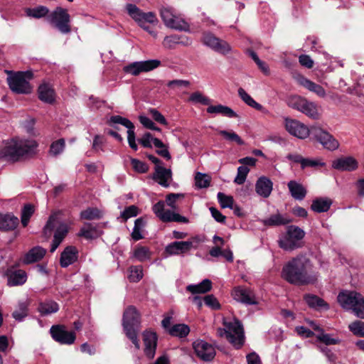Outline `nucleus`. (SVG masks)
<instances>
[{
    "label": "nucleus",
    "mask_w": 364,
    "mask_h": 364,
    "mask_svg": "<svg viewBox=\"0 0 364 364\" xmlns=\"http://www.w3.org/2000/svg\"><path fill=\"white\" fill-rule=\"evenodd\" d=\"M138 215V208L135 205H130L124 209L121 213V218L124 220H127L129 218L135 217Z\"/></svg>",
    "instance_id": "obj_59"
},
{
    "label": "nucleus",
    "mask_w": 364,
    "mask_h": 364,
    "mask_svg": "<svg viewBox=\"0 0 364 364\" xmlns=\"http://www.w3.org/2000/svg\"><path fill=\"white\" fill-rule=\"evenodd\" d=\"M139 324V314L135 307L130 306L127 308L123 314L122 325L127 336L131 340L135 348H140L137 338L136 328Z\"/></svg>",
    "instance_id": "obj_6"
},
{
    "label": "nucleus",
    "mask_w": 364,
    "mask_h": 364,
    "mask_svg": "<svg viewBox=\"0 0 364 364\" xmlns=\"http://www.w3.org/2000/svg\"><path fill=\"white\" fill-rule=\"evenodd\" d=\"M219 134L228 141H235L239 145L244 144V141L234 132L220 130Z\"/></svg>",
    "instance_id": "obj_52"
},
{
    "label": "nucleus",
    "mask_w": 364,
    "mask_h": 364,
    "mask_svg": "<svg viewBox=\"0 0 364 364\" xmlns=\"http://www.w3.org/2000/svg\"><path fill=\"white\" fill-rule=\"evenodd\" d=\"M55 228V231L54 233V238L50 247L51 252H53L58 248L68 232V227L67 224L60 222L58 219L57 216L53 215L50 216L46 226L44 227V235L47 237H50Z\"/></svg>",
    "instance_id": "obj_7"
},
{
    "label": "nucleus",
    "mask_w": 364,
    "mask_h": 364,
    "mask_svg": "<svg viewBox=\"0 0 364 364\" xmlns=\"http://www.w3.org/2000/svg\"><path fill=\"white\" fill-rule=\"evenodd\" d=\"M332 166L340 171H353L358 167L357 161L351 157H341L333 161Z\"/></svg>",
    "instance_id": "obj_25"
},
{
    "label": "nucleus",
    "mask_w": 364,
    "mask_h": 364,
    "mask_svg": "<svg viewBox=\"0 0 364 364\" xmlns=\"http://www.w3.org/2000/svg\"><path fill=\"white\" fill-rule=\"evenodd\" d=\"M323 165H324V164L318 160L306 159L304 157L302 158V160L301 162V167L303 169L306 167H315L317 166H323Z\"/></svg>",
    "instance_id": "obj_61"
},
{
    "label": "nucleus",
    "mask_w": 364,
    "mask_h": 364,
    "mask_svg": "<svg viewBox=\"0 0 364 364\" xmlns=\"http://www.w3.org/2000/svg\"><path fill=\"white\" fill-rule=\"evenodd\" d=\"M306 304L314 308H322L324 307L328 309L327 304L321 299L314 295H306L304 297Z\"/></svg>",
    "instance_id": "obj_46"
},
{
    "label": "nucleus",
    "mask_w": 364,
    "mask_h": 364,
    "mask_svg": "<svg viewBox=\"0 0 364 364\" xmlns=\"http://www.w3.org/2000/svg\"><path fill=\"white\" fill-rule=\"evenodd\" d=\"M299 82L309 91L316 93L320 97H325L326 95V91L322 86L308 80L304 77H300Z\"/></svg>",
    "instance_id": "obj_27"
},
{
    "label": "nucleus",
    "mask_w": 364,
    "mask_h": 364,
    "mask_svg": "<svg viewBox=\"0 0 364 364\" xmlns=\"http://www.w3.org/2000/svg\"><path fill=\"white\" fill-rule=\"evenodd\" d=\"M306 101V99L301 96L294 95L288 98L287 104L290 107L301 112Z\"/></svg>",
    "instance_id": "obj_45"
},
{
    "label": "nucleus",
    "mask_w": 364,
    "mask_h": 364,
    "mask_svg": "<svg viewBox=\"0 0 364 364\" xmlns=\"http://www.w3.org/2000/svg\"><path fill=\"white\" fill-rule=\"evenodd\" d=\"M285 128L290 134L301 139H306L309 134H311V127L309 128L296 119H286Z\"/></svg>",
    "instance_id": "obj_18"
},
{
    "label": "nucleus",
    "mask_w": 364,
    "mask_h": 364,
    "mask_svg": "<svg viewBox=\"0 0 364 364\" xmlns=\"http://www.w3.org/2000/svg\"><path fill=\"white\" fill-rule=\"evenodd\" d=\"M78 250L74 246H68L62 252L60 258V266L63 268L68 267L77 261Z\"/></svg>",
    "instance_id": "obj_23"
},
{
    "label": "nucleus",
    "mask_w": 364,
    "mask_h": 364,
    "mask_svg": "<svg viewBox=\"0 0 364 364\" xmlns=\"http://www.w3.org/2000/svg\"><path fill=\"white\" fill-rule=\"evenodd\" d=\"M311 135L322 144L323 148L329 151H334L339 147L338 141L320 127L312 126Z\"/></svg>",
    "instance_id": "obj_13"
},
{
    "label": "nucleus",
    "mask_w": 364,
    "mask_h": 364,
    "mask_svg": "<svg viewBox=\"0 0 364 364\" xmlns=\"http://www.w3.org/2000/svg\"><path fill=\"white\" fill-rule=\"evenodd\" d=\"M28 314V304L25 301L19 302L12 313L13 318L17 321H22Z\"/></svg>",
    "instance_id": "obj_39"
},
{
    "label": "nucleus",
    "mask_w": 364,
    "mask_h": 364,
    "mask_svg": "<svg viewBox=\"0 0 364 364\" xmlns=\"http://www.w3.org/2000/svg\"><path fill=\"white\" fill-rule=\"evenodd\" d=\"M282 277L290 284L304 285L314 282L316 275L313 264L306 255H298L283 267Z\"/></svg>",
    "instance_id": "obj_1"
},
{
    "label": "nucleus",
    "mask_w": 364,
    "mask_h": 364,
    "mask_svg": "<svg viewBox=\"0 0 364 364\" xmlns=\"http://www.w3.org/2000/svg\"><path fill=\"white\" fill-rule=\"evenodd\" d=\"M200 240L197 237L187 241H175L168 244L165 252L168 255H179L188 252L192 248H196Z\"/></svg>",
    "instance_id": "obj_14"
},
{
    "label": "nucleus",
    "mask_w": 364,
    "mask_h": 364,
    "mask_svg": "<svg viewBox=\"0 0 364 364\" xmlns=\"http://www.w3.org/2000/svg\"><path fill=\"white\" fill-rule=\"evenodd\" d=\"M273 188V183L272 181L265 176H262L258 178L255 184L256 193L263 197L268 198Z\"/></svg>",
    "instance_id": "obj_24"
},
{
    "label": "nucleus",
    "mask_w": 364,
    "mask_h": 364,
    "mask_svg": "<svg viewBox=\"0 0 364 364\" xmlns=\"http://www.w3.org/2000/svg\"><path fill=\"white\" fill-rule=\"evenodd\" d=\"M291 222L288 216L282 215L279 213L272 215L268 218L263 220V223L268 226H277L289 224Z\"/></svg>",
    "instance_id": "obj_33"
},
{
    "label": "nucleus",
    "mask_w": 364,
    "mask_h": 364,
    "mask_svg": "<svg viewBox=\"0 0 364 364\" xmlns=\"http://www.w3.org/2000/svg\"><path fill=\"white\" fill-rule=\"evenodd\" d=\"M348 328L354 335L364 338V322L355 321L349 324Z\"/></svg>",
    "instance_id": "obj_53"
},
{
    "label": "nucleus",
    "mask_w": 364,
    "mask_h": 364,
    "mask_svg": "<svg viewBox=\"0 0 364 364\" xmlns=\"http://www.w3.org/2000/svg\"><path fill=\"white\" fill-rule=\"evenodd\" d=\"M211 177L200 172L196 173L195 176V183L198 188H205L210 186Z\"/></svg>",
    "instance_id": "obj_42"
},
{
    "label": "nucleus",
    "mask_w": 364,
    "mask_h": 364,
    "mask_svg": "<svg viewBox=\"0 0 364 364\" xmlns=\"http://www.w3.org/2000/svg\"><path fill=\"white\" fill-rule=\"evenodd\" d=\"M144 344V353L149 359L154 358L157 346V336L156 333L145 331L142 333Z\"/></svg>",
    "instance_id": "obj_21"
},
{
    "label": "nucleus",
    "mask_w": 364,
    "mask_h": 364,
    "mask_svg": "<svg viewBox=\"0 0 364 364\" xmlns=\"http://www.w3.org/2000/svg\"><path fill=\"white\" fill-rule=\"evenodd\" d=\"M33 74L30 71L19 72L13 76L8 77V83L10 89L18 94H28L31 92V87L28 80L31 79Z\"/></svg>",
    "instance_id": "obj_11"
},
{
    "label": "nucleus",
    "mask_w": 364,
    "mask_h": 364,
    "mask_svg": "<svg viewBox=\"0 0 364 364\" xmlns=\"http://www.w3.org/2000/svg\"><path fill=\"white\" fill-rule=\"evenodd\" d=\"M301 112L313 119H319L321 115L318 105L313 102L308 101L307 100Z\"/></svg>",
    "instance_id": "obj_36"
},
{
    "label": "nucleus",
    "mask_w": 364,
    "mask_h": 364,
    "mask_svg": "<svg viewBox=\"0 0 364 364\" xmlns=\"http://www.w3.org/2000/svg\"><path fill=\"white\" fill-rule=\"evenodd\" d=\"M299 62L302 66L309 69L312 68L314 64V60L308 55H301L299 57Z\"/></svg>",
    "instance_id": "obj_63"
},
{
    "label": "nucleus",
    "mask_w": 364,
    "mask_h": 364,
    "mask_svg": "<svg viewBox=\"0 0 364 364\" xmlns=\"http://www.w3.org/2000/svg\"><path fill=\"white\" fill-rule=\"evenodd\" d=\"M190 100L195 102H200L203 105H209L210 102L209 98L199 92H193L190 97Z\"/></svg>",
    "instance_id": "obj_60"
},
{
    "label": "nucleus",
    "mask_w": 364,
    "mask_h": 364,
    "mask_svg": "<svg viewBox=\"0 0 364 364\" xmlns=\"http://www.w3.org/2000/svg\"><path fill=\"white\" fill-rule=\"evenodd\" d=\"M18 219L13 215L0 213V230H9L16 228Z\"/></svg>",
    "instance_id": "obj_29"
},
{
    "label": "nucleus",
    "mask_w": 364,
    "mask_h": 364,
    "mask_svg": "<svg viewBox=\"0 0 364 364\" xmlns=\"http://www.w3.org/2000/svg\"><path fill=\"white\" fill-rule=\"evenodd\" d=\"M27 275L21 269L16 270L9 275L8 285L11 287L21 285L26 281Z\"/></svg>",
    "instance_id": "obj_35"
},
{
    "label": "nucleus",
    "mask_w": 364,
    "mask_h": 364,
    "mask_svg": "<svg viewBox=\"0 0 364 364\" xmlns=\"http://www.w3.org/2000/svg\"><path fill=\"white\" fill-rule=\"evenodd\" d=\"M65 148V141L64 139H61L56 141H54L50 149V152L51 154L54 156H57L61 152H63V149Z\"/></svg>",
    "instance_id": "obj_58"
},
{
    "label": "nucleus",
    "mask_w": 364,
    "mask_h": 364,
    "mask_svg": "<svg viewBox=\"0 0 364 364\" xmlns=\"http://www.w3.org/2000/svg\"><path fill=\"white\" fill-rule=\"evenodd\" d=\"M128 272V279L131 282H138L143 277V268L140 265L131 266Z\"/></svg>",
    "instance_id": "obj_40"
},
{
    "label": "nucleus",
    "mask_w": 364,
    "mask_h": 364,
    "mask_svg": "<svg viewBox=\"0 0 364 364\" xmlns=\"http://www.w3.org/2000/svg\"><path fill=\"white\" fill-rule=\"evenodd\" d=\"M34 213V206L31 204L24 205L21 212V223L23 227L27 226L29 220Z\"/></svg>",
    "instance_id": "obj_48"
},
{
    "label": "nucleus",
    "mask_w": 364,
    "mask_h": 364,
    "mask_svg": "<svg viewBox=\"0 0 364 364\" xmlns=\"http://www.w3.org/2000/svg\"><path fill=\"white\" fill-rule=\"evenodd\" d=\"M39 99L46 103L51 104L55 101L53 89L48 84H43L38 87Z\"/></svg>",
    "instance_id": "obj_28"
},
{
    "label": "nucleus",
    "mask_w": 364,
    "mask_h": 364,
    "mask_svg": "<svg viewBox=\"0 0 364 364\" xmlns=\"http://www.w3.org/2000/svg\"><path fill=\"white\" fill-rule=\"evenodd\" d=\"M96 229L90 223H86L81 228L80 235L87 239H92L95 237Z\"/></svg>",
    "instance_id": "obj_56"
},
{
    "label": "nucleus",
    "mask_w": 364,
    "mask_h": 364,
    "mask_svg": "<svg viewBox=\"0 0 364 364\" xmlns=\"http://www.w3.org/2000/svg\"><path fill=\"white\" fill-rule=\"evenodd\" d=\"M154 145L159 149L156 151L157 154L162 157L169 160L171 155L168 151L167 146L159 139H154L153 140Z\"/></svg>",
    "instance_id": "obj_51"
},
{
    "label": "nucleus",
    "mask_w": 364,
    "mask_h": 364,
    "mask_svg": "<svg viewBox=\"0 0 364 364\" xmlns=\"http://www.w3.org/2000/svg\"><path fill=\"white\" fill-rule=\"evenodd\" d=\"M182 43L180 41V37L177 35L166 36L163 41V46L166 48L172 49L176 44Z\"/></svg>",
    "instance_id": "obj_57"
},
{
    "label": "nucleus",
    "mask_w": 364,
    "mask_h": 364,
    "mask_svg": "<svg viewBox=\"0 0 364 364\" xmlns=\"http://www.w3.org/2000/svg\"><path fill=\"white\" fill-rule=\"evenodd\" d=\"M152 178L164 187H168L169 182L172 179V172L170 168H166L161 166H156Z\"/></svg>",
    "instance_id": "obj_22"
},
{
    "label": "nucleus",
    "mask_w": 364,
    "mask_h": 364,
    "mask_svg": "<svg viewBox=\"0 0 364 364\" xmlns=\"http://www.w3.org/2000/svg\"><path fill=\"white\" fill-rule=\"evenodd\" d=\"M224 328H219L217 334L220 337H224L237 349L240 348L245 342V335L242 326L237 319H223Z\"/></svg>",
    "instance_id": "obj_4"
},
{
    "label": "nucleus",
    "mask_w": 364,
    "mask_h": 364,
    "mask_svg": "<svg viewBox=\"0 0 364 364\" xmlns=\"http://www.w3.org/2000/svg\"><path fill=\"white\" fill-rule=\"evenodd\" d=\"M287 186L291 197L295 200H302L306 197L307 191L301 183L296 181H290Z\"/></svg>",
    "instance_id": "obj_26"
},
{
    "label": "nucleus",
    "mask_w": 364,
    "mask_h": 364,
    "mask_svg": "<svg viewBox=\"0 0 364 364\" xmlns=\"http://www.w3.org/2000/svg\"><path fill=\"white\" fill-rule=\"evenodd\" d=\"M338 301L346 309H350L354 314L364 318V298L356 291H343L338 296Z\"/></svg>",
    "instance_id": "obj_5"
},
{
    "label": "nucleus",
    "mask_w": 364,
    "mask_h": 364,
    "mask_svg": "<svg viewBox=\"0 0 364 364\" xmlns=\"http://www.w3.org/2000/svg\"><path fill=\"white\" fill-rule=\"evenodd\" d=\"M190 328L184 323L175 324L168 328V333L172 336L183 338L188 336Z\"/></svg>",
    "instance_id": "obj_38"
},
{
    "label": "nucleus",
    "mask_w": 364,
    "mask_h": 364,
    "mask_svg": "<svg viewBox=\"0 0 364 364\" xmlns=\"http://www.w3.org/2000/svg\"><path fill=\"white\" fill-rule=\"evenodd\" d=\"M305 232L300 228L294 225L288 227L287 232L279 240V245L286 251H292L303 245Z\"/></svg>",
    "instance_id": "obj_8"
},
{
    "label": "nucleus",
    "mask_w": 364,
    "mask_h": 364,
    "mask_svg": "<svg viewBox=\"0 0 364 364\" xmlns=\"http://www.w3.org/2000/svg\"><path fill=\"white\" fill-rule=\"evenodd\" d=\"M212 287V282L210 279H205L200 284L196 285H188L186 287L188 291L195 294H205L209 291Z\"/></svg>",
    "instance_id": "obj_32"
},
{
    "label": "nucleus",
    "mask_w": 364,
    "mask_h": 364,
    "mask_svg": "<svg viewBox=\"0 0 364 364\" xmlns=\"http://www.w3.org/2000/svg\"><path fill=\"white\" fill-rule=\"evenodd\" d=\"M193 348L197 356L204 361H210L215 355L213 346L202 340L195 341Z\"/></svg>",
    "instance_id": "obj_19"
},
{
    "label": "nucleus",
    "mask_w": 364,
    "mask_h": 364,
    "mask_svg": "<svg viewBox=\"0 0 364 364\" xmlns=\"http://www.w3.org/2000/svg\"><path fill=\"white\" fill-rule=\"evenodd\" d=\"M38 309L41 315L45 316L57 312L59 306L55 301L49 300L41 303Z\"/></svg>",
    "instance_id": "obj_37"
},
{
    "label": "nucleus",
    "mask_w": 364,
    "mask_h": 364,
    "mask_svg": "<svg viewBox=\"0 0 364 364\" xmlns=\"http://www.w3.org/2000/svg\"><path fill=\"white\" fill-rule=\"evenodd\" d=\"M160 16L164 24L168 28L179 31H186L188 29L187 23L179 16H177L170 7H162L160 9Z\"/></svg>",
    "instance_id": "obj_12"
},
{
    "label": "nucleus",
    "mask_w": 364,
    "mask_h": 364,
    "mask_svg": "<svg viewBox=\"0 0 364 364\" xmlns=\"http://www.w3.org/2000/svg\"><path fill=\"white\" fill-rule=\"evenodd\" d=\"M132 165L134 169L137 172L146 173L148 171V166L139 160L135 159H132Z\"/></svg>",
    "instance_id": "obj_62"
},
{
    "label": "nucleus",
    "mask_w": 364,
    "mask_h": 364,
    "mask_svg": "<svg viewBox=\"0 0 364 364\" xmlns=\"http://www.w3.org/2000/svg\"><path fill=\"white\" fill-rule=\"evenodd\" d=\"M50 331L53 338L61 344L71 345L76 338L75 333L68 331L63 325L53 326Z\"/></svg>",
    "instance_id": "obj_17"
},
{
    "label": "nucleus",
    "mask_w": 364,
    "mask_h": 364,
    "mask_svg": "<svg viewBox=\"0 0 364 364\" xmlns=\"http://www.w3.org/2000/svg\"><path fill=\"white\" fill-rule=\"evenodd\" d=\"M232 296L235 300L246 305L257 304L254 292L248 288L238 287L234 289Z\"/></svg>",
    "instance_id": "obj_20"
},
{
    "label": "nucleus",
    "mask_w": 364,
    "mask_h": 364,
    "mask_svg": "<svg viewBox=\"0 0 364 364\" xmlns=\"http://www.w3.org/2000/svg\"><path fill=\"white\" fill-rule=\"evenodd\" d=\"M218 200L223 208H232L234 204V199L230 196H227L223 193L219 192L217 195Z\"/></svg>",
    "instance_id": "obj_55"
},
{
    "label": "nucleus",
    "mask_w": 364,
    "mask_h": 364,
    "mask_svg": "<svg viewBox=\"0 0 364 364\" xmlns=\"http://www.w3.org/2000/svg\"><path fill=\"white\" fill-rule=\"evenodd\" d=\"M318 340L326 345H335L339 343L338 339L331 338L329 334H321L318 336Z\"/></svg>",
    "instance_id": "obj_64"
},
{
    "label": "nucleus",
    "mask_w": 364,
    "mask_h": 364,
    "mask_svg": "<svg viewBox=\"0 0 364 364\" xmlns=\"http://www.w3.org/2000/svg\"><path fill=\"white\" fill-rule=\"evenodd\" d=\"M249 172L250 168L248 167L245 166H239L237 168V173L234 182L238 185L243 184Z\"/></svg>",
    "instance_id": "obj_54"
},
{
    "label": "nucleus",
    "mask_w": 364,
    "mask_h": 364,
    "mask_svg": "<svg viewBox=\"0 0 364 364\" xmlns=\"http://www.w3.org/2000/svg\"><path fill=\"white\" fill-rule=\"evenodd\" d=\"M128 14L144 30L149 32L154 37L156 36V33L150 29L146 23L156 25L159 22L156 14L154 12H143L136 5L128 4L126 6Z\"/></svg>",
    "instance_id": "obj_9"
},
{
    "label": "nucleus",
    "mask_w": 364,
    "mask_h": 364,
    "mask_svg": "<svg viewBox=\"0 0 364 364\" xmlns=\"http://www.w3.org/2000/svg\"><path fill=\"white\" fill-rule=\"evenodd\" d=\"M145 226V221L143 218H137L134 222V227L132 232V237L134 240H139L143 238L142 231Z\"/></svg>",
    "instance_id": "obj_43"
},
{
    "label": "nucleus",
    "mask_w": 364,
    "mask_h": 364,
    "mask_svg": "<svg viewBox=\"0 0 364 364\" xmlns=\"http://www.w3.org/2000/svg\"><path fill=\"white\" fill-rule=\"evenodd\" d=\"M80 217L85 220H96L102 217V213L96 208H88L80 213Z\"/></svg>",
    "instance_id": "obj_47"
},
{
    "label": "nucleus",
    "mask_w": 364,
    "mask_h": 364,
    "mask_svg": "<svg viewBox=\"0 0 364 364\" xmlns=\"http://www.w3.org/2000/svg\"><path fill=\"white\" fill-rule=\"evenodd\" d=\"M150 255L151 252L146 247H137L134 252V257H136L140 262H144L149 259Z\"/></svg>",
    "instance_id": "obj_50"
},
{
    "label": "nucleus",
    "mask_w": 364,
    "mask_h": 364,
    "mask_svg": "<svg viewBox=\"0 0 364 364\" xmlns=\"http://www.w3.org/2000/svg\"><path fill=\"white\" fill-rule=\"evenodd\" d=\"M46 252V249L40 246L35 247L26 255L24 262L30 264L38 262L44 257Z\"/></svg>",
    "instance_id": "obj_31"
},
{
    "label": "nucleus",
    "mask_w": 364,
    "mask_h": 364,
    "mask_svg": "<svg viewBox=\"0 0 364 364\" xmlns=\"http://www.w3.org/2000/svg\"><path fill=\"white\" fill-rule=\"evenodd\" d=\"M47 19L62 33H69L71 31L70 16L67 9L58 6L48 16Z\"/></svg>",
    "instance_id": "obj_10"
},
{
    "label": "nucleus",
    "mask_w": 364,
    "mask_h": 364,
    "mask_svg": "<svg viewBox=\"0 0 364 364\" xmlns=\"http://www.w3.org/2000/svg\"><path fill=\"white\" fill-rule=\"evenodd\" d=\"M203 43L214 51L226 55L231 51L230 44L211 33H204L202 38Z\"/></svg>",
    "instance_id": "obj_16"
},
{
    "label": "nucleus",
    "mask_w": 364,
    "mask_h": 364,
    "mask_svg": "<svg viewBox=\"0 0 364 364\" xmlns=\"http://www.w3.org/2000/svg\"><path fill=\"white\" fill-rule=\"evenodd\" d=\"M49 9L44 6H39L26 10L27 16L35 18H40L48 14Z\"/></svg>",
    "instance_id": "obj_44"
},
{
    "label": "nucleus",
    "mask_w": 364,
    "mask_h": 364,
    "mask_svg": "<svg viewBox=\"0 0 364 364\" xmlns=\"http://www.w3.org/2000/svg\"><path fill=\"white\" fill-rule=\"evenodd\" d=\"M238 95L244 101L247 105L257 109L261 110L262 109V106L255 102L252 97L248 95L246 91L243 88L238 89Z\"/></svg>",
    "instance_id": "obj_41"
},
{
    "label": "nucleus",
    "mask_w": 364,
    "mask_h": 364,
    "mask_svg": "<svg viewBox=\"0 0 364 364\" xmlns=\"http://www.w3.org/2000/svg\"><path fill=\"white\" fill-rule=\"evenodd\" d=\"M110 123L122 124L128 130L134 129V124L128 119L122 117L119 115L112 116L109 119Z\"/></svg>",
    "instance_id": "obj_49"
},
{
    "label": "nucleus",
    "mask_w": 364,
    "mask_h": 364,
    "mask_svg": "<svg viewBox=\"0 0 364 364\" xmlns=\"http://www.w3.org/2000/svg\"><path fill=\"white\" fill-rule=\"evenodd\" d=\"M183 195L179 193H170L166 198V204L173 209L165 210V203L162 200L159 201L152 207L154 213L164 223L177 222L181 223H188L187 218L175 213L173 210L178 209L176 200L182 198Z\"/></svg>",
    "instance_id": "obj_3"
},
{
    "label": "nucleus",
    "mask_w": 364,
    "mask_h": 364,
    "mask_svg": "<svg viewBox=\"0 0 364 364\" xmlns=\"http://www.w3.org/2000/svg\"><path fill=\"white\" fill-rule=\"evenodd\" d=\"M37 143L34 140L14 139L0 149V157L16 162L35 154Z\"/></svg>",
    "instance_id": "obj_2"
},
{
    "label": "nucleus",
    "mask_w": 364,
    "mask_h": 364,
    "mask_svg": "<svg viewBox=\"0 0 364 364\" xmlns=\"http://www.w3.org/2000/svg\"><path fill=\"white\" fill-rule=\"evenodd\" d=\"M161 65L159 60H149L145 61H136L129 63L123 68L125 73L136 76L141 73L149 72Z\"/></svg>",
    "instance_id": "obj_15"
},
{
    "label": "nucleus",
    "mask_w": 364,
    "mask_h": 364,
    "mask_svg": "<svg viewBox=\"0 0 364 364\" xmlns=\"http://www.w3.org/2000/svg\"><path fill=\"white\" fill-rule=\"evenodd\" d=\"M332 201L329 198H319L313 200L311 208L316 213H323L329 210Z\"/></svg>",
    "instance_id": "obj_34"
},
{
    "label": "nucleus",
    "mask_w": 364,
    "mask_h": 364,
    "mask_svg": "<svg viewBox=\"0 0 364 364\" xmlns=\"http://www.w3.org/2000/svg\"><path fill=\"white\" fill-rule=\"evenodd\" d=\"M207 112L210 114H220L230 118L237 117V114L233 109L223 105H210L207 108Z\"/></svg>",
    "instance_id": "obj_30"
}]
</instances>
